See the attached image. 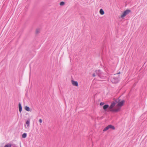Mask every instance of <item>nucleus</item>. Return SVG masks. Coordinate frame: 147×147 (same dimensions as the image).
<instances>
[{
  "instance_id": "f03ea898",
  "label": "nucleus",
  "mask_w": 147,
  "mask_h": 147,
  "mask_svg": "<svg viewBox=\"0 0 147 147\" xmlns=\"http://www.w3.org/2000/svg\"><path fill=\"white\" fill-rule=\"evenodd\" d=\"M131 12V11L129 9H127L124 11L123 13L121 16V17L122 18L126 16L129 13Z\"/></svg>"
},
{
  "instance_id": "aec40b11",
  "label": "nucleus",
  "mask_w": 147,
  "mask_h": 147,
  "mask_svg": "<svg viewBox=\"0 0 147 147\" xmlns=\"http://www.w3.org/2000/svg\"><path fill=\"white\" fill-rule=\"evenodd\" d=\"M104 103L103 102H101L100 103V105H104Z\"/></svg>"
},
{
  "instance_id": "9b49d317",
  "label": "nucleus",
  "mask_w": 147,
  "mask_h": 147,
  "mask_svg": "<svg viewBox=\"0 0 147 147\" xmlns=\"http://www.w3.org/2000/svg\"><path fill=\"white\" fill-rule=\"evenodd\" d=\"M26 124L27 125V127H28L30 126V120H27L26 122Z\"/></svg>"
},
{
  "instance_id": "1a4fd4ad",
  "label": "nucleus",
  "mask_w": 147,
  "mask_h": 147,
  "mask_svg": "<svg viewBox=\"0 0 147 147\" xmlns=\"http://www.w3.org/2000/svg\"><path fill=\"white\" fill-rule=\"evenodd\" d=\"M19 111L21 113L22 110V108L21 105L20 103L19 104Z\"/></svg>"
},
{
  "instance_id": "0eeeda50",
  "label": "nucleus",
  "mask_w": 147,
  "mask_h": 147,
  "mask_svg": "<svg viewBox=\"0 0 147 147\" xmlns=\"http://www.w3.org/2000/svg\"><path fill=\"white\" fill-rule=\"evenodd\" d=\"M71 82L73 85L74 86H78V83L77 82L73 80H71Z\"/></svg>"
},
{
  "instance_id": "423d86ee",
  "label": "nucleus",
  "mask_w": 147,
  "mask_h": 147,
  "mask_svg": "<svg viewBox=\"0 0 147 147\" xmlns=\"http://www.w3.org/2000/svg\"><path fill=\"white\" fill-rule=\"evenodd\" d=\"M116 105V102H112L111 105H110V106L109 107V109L112 110L113 109V107H114V106Z\"/></svg>"
},
{
  "instance_id": "ddd939ff",
  "label": "nucleus",
  "mask_w": 147,
  "mask_h": 147,
  "mask_svg": "<svg viewBox=\"0 0 147 147\" xmlns=\"http://www.w3.org/2000/svg\"><path fill=\"white\" fill-rule=\"evenodd\" d=\"M25 109L27 111H30V108L28 106H26L25 107Z\"/></svg>"
},
{
  "instance_id": "2eb2a0df",
  "label": "nucleus",
  "mask_w": 147,
  "mask_h": 147,
  "mask_svg": "<svg viewBox=\"0 0 147 147\" xmlns=\"http://www.w3.org/2000/svg\"><path fill=\"white\" fill-rule=\"evenodd\" d=\"M109 129L108 126L106 127L105 128H104L103 130V131H105L108 130Z\"/></svg>"
},
{
  "instance_id": "a211bd4d",
  "label": "nucleus",
  "mask_w": 147,
  "mask_h": 147,
  "mask_svg": "<svg viewBox=\"0 0 147 147\" xmlns=\"http://www.w3.org/2000/svg\"><path fill=\"white\" fill-rule=\"evenodd\" d=\"M40 30L38 29H37L36 30V34H38Z\"/></svg>"
},
{
  "instance_id": "7ed1b4c3",
  "label": "nucleus",
  "mask_w": 147,
  "mask_h": 147,
  "mask_svg": "<svg viewBox=\"0 0 147 147\" xmlns=\"http://www.w3.org/2000/svg\"><path fill=\"white\" fill-rule=\"evenodd\" d=\"M96 73V75H97L100 78H102V73L101 70H96L95 71Z\"/></svg>"
},
{
  "instance_id": "dca6fc26",
  "label": "nucleus",
  "mask_w": 147,
  "mask_h": 147,
  "mask_svg": "<svg viewBox=\"0 0 147 147\" xmlns=\"http://www.w3.org/2000/svg\"><path fill=\"white\" fill-rule=\"evenodd\" d=\"M11 145L10 144H8L5 145L4 147H11Z\"/></svg>"
},
{
  "instance_id": "20e7f679",
  "label": "nucleus",
  "mask_w": 147,
  "mask_h": 147,
  "mask_svg": "<svg viewBox=\"0 0 147 147\" xmlns=\"http://www.w3.org/2000/svg\"><path fill=\"white\" fill-rule=\"evenodd\" d=\"M124 102L125 101L124 100H122L120 102H119L117 105V106L121 108V107L123 105Z\"/></svg>"
},
{
  "instance_id": "9d476101",
  "label": "nucleus",
  "mask_w": 147,
  "mask_h": 147,
  "mask_svg": "<svg viewBox=\"0 0 147 147\" xmlns=\"http://www.w3.org/2000/svg\"><path fill=\"white\" fill-rule=\"evenodd\" d=\"M109 129L111 128L112 129L114 130L115 129V127L114 126L112 125H108Z\"/></svg>"
},
{
  "instance_id": "4be33fe9",
  "label": "nucleus",
  "mask_w": 147,
  "mask_h": 147,
  "mask_svg": "<svg viewBox=\"0 0 147 147\" xmlns=\"http://www.w3.org/2000/svg\"><path fill=\"white\" fill-rule=\"evenodd\" d=\"M120 72H119V73H117V74H114V75H116V76H119V75H118V74H120Z\"/></svg>"
},
{
  "instance_id": "6e6552de",
  "label": "nucleus",
  "mask_w": 147,
  "mask_h": 147,
  "mask_svg": "<svg viewBox=\"0 0 147 147\" xmlns=\"http://www.w3.org/2000/svg\"><path fill=\"white\" fill-rule=\"evenodd\" d=\"M109 107V105H105L103 107V109L105 111L107 110V109Z\"/></svg>"
},
{
  "instance_id": "6ab92c4d",
  "label": "nucleus",
  "mask_w": 147,
  "mask_h": 147,
  "mask_svg": "<svg viewBox=\"0 0 147 147\" xmlns=\"http://www.w3.org/2000/svg\"><path fill=\"white\" fill-rule=\"evenodd\" d=\"M96 75H97L96 74V72L92 74V76L94 77H95Z\"/></svg>"
},
{
  "instance_id": "4468645a",
  "label": "nucleus",
  "mask_w": 147,
  "mask_h": 147,
  "mask_svg": "<svg viewBox=\"0 0 147 147\" xmlns=\"http://www.w3.org/2000/svg\"><path fill=\"white\" fill-rule=\"evenodd\" d=\"M27 136V134L26 133H24L22 135V137L23 138H26Z\"/></svg>"
},
{
  "instance_id": "39448f33",
  "label": "nucleus",
  "mask_w": 147,
  "mask_h": 147,
  "mask_svg": "<svg viewBox=\"0 0 147 147\" xmlns=\"http://www.w3.org/2000/svg\"><path fill=\"white\" fill-rule=\"evenodd\" d=\"M120 109L121 108L118 107L117 108L112 109L111 110V111L113 112H117L120 111Z\"/></svg>"
},
{
  "instance_id": "f3484780",
  "label": "nucleus",
  "mask_w": 147,
  "mask_h": 147,
  "mask_svg": "<svg viewBox=\"0 0 147 147\" xmlns=\"http://www.w3.org/2000/svg\"><path fill=\"white\" fill-rule=\"evenodd\" d=\"M65 3L64 2L61 1L60 2V5L62 6Z\"/></svg>"
},
{
  "instance_id": "f257e3e1",
  "label": "nucleus",
  "mask_w": 147,
  "mask_h": 147,
  "mask_svg": "<svg viewBox=\"0 0 147 147\" xmlns=\"http://www.w3.org/2000/svg\"><path fill=\"white\" fill-rule=\"evenodd\" d=\"M119 76L114 75L111 79V81L113 83H117L119 82Z\"/></svg>"
},
{
  "instance_id": "412c9836",
  "label": "nucleus",
  "mask_w": 147,
  "mask_h": 147,
  "mask_svg": "<svg viewBox=\"0 0 147 147\" xmlns=\"http://www.w3.org/2000/svg\"><path fill=\"white\" fill-rule=\"evenodd\" d=\"M39 122L40 123H41L42 122V120L41 119H39Z\"/></svg>"
},
{
  "instance_id": "f8f14e48",
  "label": "nucleus",
  "mask_w": 147,
  "mask_h": 147,
  "mask_svg": "<svg viewBox=\"0 0 147 147\" xmlns=\"http://www.w3.org/2000/svg\"><path fill=\"white\" fill-rule=\"evenodd\" d=\"M99 12L102 15H103L104 14V12L102 9H100Z\"/></svg>"
}]
</instances>
